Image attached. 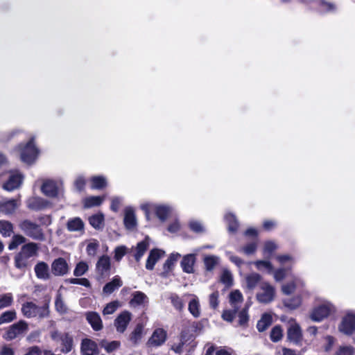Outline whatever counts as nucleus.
Listing matches in <instances>:
<instances>
[{"label":"nucleus","instance_id":"nucleus-1","mask_svg":"<svg viewBox=\"0 0 355 355\" xmlns=\"http://www.w3.org/2000/svg\"><path fill=\"white\" fill-rule=\"evenodd\" d=\"M15 150L19 153L21 160L27 164H33L39 154L33 137H31L26 144H19L15 146Z\"/></svg>","mask_w":355,"mask_h":355},{"label":"nucleus","instance_id":"nucleus-2","mask_svg":"<svg viewBox=\"0 0 355 355\" xmlns=\"http://www.w3.org/2000/svg\"><path fill=\"white\" fill-rule=\"evenodd\" d=\"M51 338L56 342H60V352L63 354L69 353L73 348V336L68 332L60 333L58 330L51 332Z\"/></svg>","mask_w":355,"mask_h":355},{"label":"nucleus","instance_id":"nucleus-3","mask_svg":"<svg viewBox=\"0 0 355 355\" xmlns=\"http://www.w3.org/2000/svg\"><path fill=\"white\" fill-rule=\"evenodd\" d=\"M19 226L26 236L37 241L44 240L45 236L43 230L39 225L29 220H24L20 223Z\"/></svg>","mask_w":355,"mask_h":355},{"label":"nucleus","instance_id":"nucleus-4","mask_svg":"<svg viewBox=\"0 0 355 355\" xmlns=\"http://www.w3.org/2000/svg\"><path fill=\"white\" fill-rule=\"evenodd\" d=\"M289 326L286 331L287 340L297 346H301L303 340V334L300 324L293 318L289 320Z\"/></svg>","mask_w":355,"mask_h":355},{"label":"nucleus","instance_id":"nucleus-5","mask_svg":"<svg viewBox=\"0 0 355 355\" xmlns=\"http://www.w3.org/2000/svg\"><path fill=\"white\" fill-rule=\"evenodd\" d=\"M28 329V323L21 320L8 327L3 335V338L6 340H12L18 336L26 332Z\"/></svg>","mask_w":355,"mask_h":355},{"label":"nucleus","instance_id":"nucleus-6","mask_svg":"<svg viewBox=\"0 0 355 355\" xmlns=\"http://www.w3.org/2000/svg\"><path fill=\"white\" fill-rule=\"evenodd\" d=\"M111 268V260L109 256L102 255L98 258L96 264V272L101 278L108 277L110 275Z\"/></svg>","mask_w":355,"mask_h":355},{"label":"nucleus","instance_id":"nucleus-7","mask_svg":"<svg viewBox=\"0 0 355 355\" xmlns=\"http://www.w3.org/2000/svg\"><path fill=\"white\" fill-rule=\"evenodd\" d=\"M260 288L263 291L257 294V301L263 304L272 302L275 295V288L268 282L261 283Z\"/></svg>","mask_w":355,"mask_h":355},{"label":"nucleus","instance_id":"nucleus-8","mask_svg":"<svg viewBox=\"0 0 355 355\" xmlns=\"http://www.w3.org/2000/svg\"><path fill=\"white\" fill-rule=\"evenodd\" d=\"M338 330L347 336L352 335L355 331V314L345 315L338 325Z\"/></svg>","mask_w":355,"mask_h":355},{"label":"nucleus","instance_id":"nucleus-9","mask_svg":"<svg viewBox=\"0 0 355 355\" xmlns=\"http://www.w3.org/2000/svg\"><path fill=\"white\" fill-rule=\"evenodd\" d=\"M81 355H98L100 349L96 341L91 338H83L80 343Z\"/></svg>","mask_w":355,"mask_h":355},{"label":"nucleus","instance_id":"nucleus-10","mask_svg":"<svg viewBox=\"0 0 355 355\" xmlns=\"http://www.w3.org/2000/svg\"><path fill=\"white\" fill-rule=\"evenodd\" d=\"M51 267V272L55 276H64L69 271V266L63 257L54 259Z\"/></svg>","mask_w":355,"mask_h":355},{"label":"nucleus","instance_id":"nucleus-11","mask_svg":"<svg viewBox=\"0 0 355 355\" xmlns=\"http://www.w3.org/2000/svg\"><path fill=\"white\" fill-rule=\"evenodd\" d=\"M309 3H312L315 9L322 14L332 12L336 9L334 3L326 0H310Z\"/></svg>","mask_w":355,"mask_h":355},{"label":"nucleus","instance_id":"nucleus-12","mask_svg":"<svg viewBox=\"0 0 355 355\" xmlns=\"http://www.w3.org/2000/svg\"><path fill=\"white\" fill-rule=\"evenodd\" d=\"M131 320V313L128 311L121 312L114 320V326L116 331L123 333Z\"/></svg>","mask_w":355,"mask_h":355},{"label":"nucleus","instance_id":"nucleus-13","mask_svg":"<svg viewBox=\"0 0 355 355\" xmlns=\"http://www.w3.org/2000/svg\"><path fill=\"white\" fill-rule=\"evenodd\" d=\"M331 313V309L326 304H321L315 307L311 313V319L315 322H320L324 318H327Z\"/></svg>","mask_w":355,"mask_h":355},{"label":"nucleus","instance_id":"nucleus-14","mask_svg":"<svg viewBox=\"0 0 355 355\" xmlns=\"http://www.w3.org/2000/svg\"><path fill=\"white\" fill-rule=\"evenodd\" d=\"M166 331L164 329H156L149 338L148 343L152 346H160L166 341Z\"/></svg>","mask_w":355,"mask_h":355},{"label":"nucleus","instance_id":"nucleus-15","mask_svg":"<svg viewBox=\"0 0 355 355\" xmlns=\"http://www.w3.org/2000/svg\"><path fill=\"white\" fill-rule=\"evenodd\" d=\"M85 318L93 330L98 331L103 329V322L100 315L97 312L89 311L85 313Z\"/></svg>","mask_w":355,"mask_h":355},{"label":"nucleus","instance_id":"nucleus-16","mask_svg":"<svg viewBox=\"0 0 355 355\" xmlns=\"http://www.w3.org/2000/svg\"><path fill=\"white\" fill-rule=\"evenodd\" d=\"M164 254V251H163L160 249H158V248L152 249L150 251L148 257L146 260V268L149 270H153L156 263Z\"/></svg>","mask_w":355,"mask_h":355},{"label":"nucleus","instance_id":"nucleus-17","mask_svg":"<svg viewBox=\"0 0 355 355\" xmlns=\"http://www.w3.org/2000/svg\"><path fill=\"white\" fill-rule=\"evenodd\" d=\"M49 205V201L40 197H32L27 201L28 208L33 211H40L44 209Z\"/></svg>","mask_w":355,"mask_h":355},{"label":"nucleus","instance_id":"nucleus-18","mask_svg":"<svg viewBox=\"0 0 355 355\" xmlns=\"http://www.w3.org/2000/svg\"><path fill=\"white\" fill-rule=\"evenodd\" d=\"M23 177L21 174H12L3 183V189L11 191L17 189L22 182Z\"/></svg>","mask_w":355,"mask_h":355},{"label":"nucleus","instance_id":"nucleus-19","mask_svg":"<svg viewBox=\"0 0 355 355\" xmlns=\"http://www.w3.org/2000/svg\"><path fill=\"white\" fill-rule=\"evenodd\" d=\"M196 258L194 254H189L184 255L182 257L180 265L182 268V270L188 274L194 272V264L196 263Z\"/></svg>","mask_w":355,"mask_h":355},{"label":"nucleus","instance_id":"nucleus-20","mask_svg":"<svg viewBox=\"0 0 355 355\" xmlns=\"http://www.w3.org/2000/svg\"><path fill=\"white\" fill-rule=\"evenodd\" d=\"M42 192L48 197L55 198L58 194V188L53 180L44 182L41 187Z\"/></svg>","mask_w":355,"mask_h":355},{"label":"nucleus","instance_id":"nucleus-21","mask_svg":"<svg viewBox=\"0 0 355 355\" xmlns=\"http://www.w3.org/2000/svg\"><path fill=\"white\" fill-rule=\"evenodd\" d=\"M34 270L38 279L46 280L51 277L49 266L44 261H39L35 266Z\"/></svg>","mask_w":355,"mask_h":355},{"label":"nucleus","instance_id":"nucleus-22","mask_svg":"<svg viewBox=\"0 0 355 355\" xmlns=\"http://www.w3.org/2000/svg\"><path fill=\"white\" fill-rule=\"evenodd\" d=\"M124 226L127 230H132L137 226V220L135 211L132 208H127L125 210L123 218Z\"/></svg>","mask_w":355,"mask_h":355},{"label":"nucleus","instance_id":"nucleus-23","mask_svg":"<svg viewBox=\"0 0 355 355\" xmlns=\"http://www.w3.org/2000/svg\"><path fill=\"white\" fill-rule=\"evenodd\" d=\"M122 285L123 282L121 277L119 275H116L112 278V281L105 284L103 288V292L106 295H110Z\"/></svg>","mask_w":355,"mask_h":355},{"label":"nucleus","instance_id":"nucleus-24","mask_svg":"<svg viewBox=\"0 0 355 355\" xmlns=\"http://www.w3.org/2000/svg\"><path fill=\"white\" fill-rule=\"evenodd\" d=\"M104 201V197L100 196H92L86 197L83 201V207L89 209L94 207H99Z\"/></svg>","mask_w":355,"mask_h":355},{"label":"nucleus","instance_id":"nucleus-25","mask_svg":"<svg viewBox=\"0 0 355 355\" xmlns=\"http://www.w3.org/2000/svg\"><path fill=\"white\" fill-rule=\"evenodd\" d=\"M37 305L33 302H26L22 304L21 312L26 318H34L37 316Z\"/></svg>","mask_w":355,"mask_h":355},{"label":"nucleus","instance_id":"nucleus-26","mask_svg":"<svg viewBox=\"0 0 355 355\" xmlns=\"http://www.w3.org/2000/svg\"><path fill=\"white\" fill-rule=\"evenodd\" d=\"M17 207V200L15 199L0 202V212L3 214H11L15 212Z\"/></svg>","mask_w":355,"mask_h":355},{"label":"nucleus","instance_id":"nucleus-27","mask_svg":"<svg viewBox=\"0 0 355 355\" xmlns=\"http://www.w3.org/2000/svg\"><path fill=\"white\" fill-rule=\"evenodd\" d=\"M272 315L269 313H263L257 323V329L259 332H263L272 324Z\"/></svg>","mask_w":355,"mask_h":355},{"label":"nucleus","instance_id":"nucleus-28","mask_svg":"<svg viewBox=\"0 0 355 355\" xmlns=\"http://www.w3.org/2000/svg\"><path fill=\"white\" fill-rule=\"evenodd\" d=\"M91 189H103L107 185V180L103 175H95L90 178Z\"/></svg>","mask_w":355,"mask_h":355},{"label":"nucleus","instance_id":"nucleus-29","mask_svg":"<svg viewBox=\"0 0 355 355\" xmlns=\"http://www.w3.org/2000/svg\"><path fill=\"white\" fill-rule=\"evenodd\" d=\"M67 228L70 232L81 231L84 230V223L80 218L76 217L68 220Z\"/></svg>","mask_w":355,"mask_h":355},{"label":"nucleus","instance_id":"nucleus-30","mask_svg":"<svg viewBox=\"0 0 355 355\" xmlns=\"http://www.w3.org/2000/svg\"><path fill=\"white\" fill-rule=\"evenodd\" d=\"M132 295V297L129 302L130 305L132 306H141L148 300L146 295L141 291H135Z\"/></svg>","mask_w":355,"mask_h":355},{"label":"nucleus","instance_id":"nucleus-31","mask_svg":"<svg viewBox=\"0 0 355 355\" xmlns=\"http://www.w3.org/2000/svg\"><path fill=\"white\" fill-rule=\"evenodd\" d=\"M38 245L35 243H28L22 246L20 252L30 259L37 254Z\"/></svg>","mask_w":355,"mask_h":355},{"label":"nucleus","instance_id":"nucleus-32","mask_svg":"<svg viewBox=\"0 0 355 355\" xmlns=\"http://www.w3.org/2000/svg\"><path fill=\"white\" fill-rule=\"evenodd\" d=\"M261 280V276L256 272L250 273L245 277L247 287L250 290H253Z\"/></svg>","mask_w":355,"mask_h":355},{"label":"nucleus","instance_id":"nucleus-33","mask_svg":"<svg viewBox=\"0 0 355 355\" xmlns=\"http://www.w3.org/2000/svg\"><path fill=\"white\" fill-rule=\"evenodd\" d=\"M284 306L290 310H295L302 304V297L300 295L294 296L289 299L284 300Z\"/></svg>","mask_w":355,"mask_h":355},{"label":"nucleus","instance_id":"nucleus-34","mask_svg":"<svg viewBox=\"0 0 355 355\" xmlns=\"http://www.w3.org/2000/svg\"><path fill=\"white\" fill-rule=\"evenodd\" d=\"M205 269L207 272H212L218 263V259L214 255H208L203 259Z\"/></svg>","mask_w":355,"mask_h":355},{"label":"nucleus","instance_id":"nucleus-35","mask_svg":"<svg viewBox=\"0 0 355 355\" xmlns=\"http://www.w3.org/2000/svg\"><path fill=\"white\" fill-rule=\"evenodd\" d=\"M99 345L104 348L107 353H112L119 348L121 343L118 340L107 342L106 340L103 339L100 341Z\"/></svg>","mask_w":355,"mask_h":355},{"label":"nucleus","instance_id":"nucleus-36","mask_svg":"<svg viewBox=\"0 0 355 355\" xmlns=\"http://www.w3.org/2000/svg\"><path fill=\"white\" fill-rule=\"evenodd\" d=\"M148 241L146 239L143 240L137 243L136 252L134 254V257L137 261H139L141 258L143 257L148 249Z\"/></svg>","mask_w":355,"mask_h":355},{"label":"nucleus","instance_id":"nucleus-37","mask_svg":"<svg viewBox=\"0 0 355 355\" xmlns=\"http://www.w3.org/2000/svg\"><path fill=\"white\" fill-rule=\"evenodd\" d=\"M89 223L92 227L96 230H99L104 222V216L102 213L93 214L89 216Z\"/></svg>","mask_w":355,"mask_h":355},{"label":"nucleus","instance_id":"nucleus-38","mask_svg":"<svg viewBox=\"0 0 355 355\" xmlns=\"http://www.w3.org/2000/svg\"><path fill=\"white\" fill-rule=\"evenodd\" d=\"M181 257V255L176 252V253H171L168 259L166 260L165 263H164L163 268L164 270L166 272H168L171 271L173 268V266L175 263V262L178 261V259Z\"/></svg>","mask_w":355,"mask_h":355},{"label":"nucleus","instance_id":"nucleus-39","mask_svg":"<svg viewBox=\"0 0 355 355\" xmlns=\"http://www.w3.org/2000/svg\"><path fill=\"white\" fill-rule=\"evenodd\" d=\"M170 211V208L165 205H158L155 209L156 216L162 221H164L167 219Z\"/></svg>","mask_w":355,"mask_h":355},{"label":"nucleus","instance_id":"nucleus-40","mask_svg":"<svg viewBox=\"0 0 355 355\" xmlns=\"http://www.w3.org/2000/svg\"><path fill=\"white\" fill-rule=\"evenodd\" d=\"M200 306L199 300L196 297L195 298L192 299L189 302L188 310L194 318L200 317Z\"/></svg>","mask_w":355,"mask_h":355},{"label":"nucleus","instance_id":"nucleus-41","mask_svg":"<svg viewBox=\"0 0 355 355\" xmlns=\"http://www.w3.org/2000/svg\"><path fill=\"white\" fill-rule=\"evenodd\" d=\"M283 338V329L279 324L274 326L270 333V339L273 343H277Z\"/></svg>","mask_w":355,"mask_h":355},{"label":"nucleus","instance_id":"nucleus-42","mask_svg":"<svg viewBox=\"0 0 355 355\" xmlns=\"http://www.w3.org/2000/svg\"><path fill=\"white\" fill-rule=\"evenodd\" d=\"M169 300L175 309L179 312L182 311L184 306V302L177 293H171L169 296Z\"/></svg>","mask_w":355,"mask_h":355},{"label":"nucleus","instance_id":"nucleus-43","mask_svg":"<svg viewBox=\"0 0 355 355\" xmlns=\"http://www.w3.org/2000/svg\"><path fill=\"white\" fill-rule=\"evenodd\" d=\"M13 232V225L8 220H0V233L4 237L10 236Z\"/></svg>","mask_w":355,"mask_h":355},{"label":"nucleus","instance_id":"nucleus-44","mask_svg":"<svg viewBox=\"0 0 355 355\" xmlns=\"http://www.w3.org/2000/svg\"><path fill=\"white\" fill-rule=\"evenodd\" d=\"M28 258L25 255L22 254L21 252H19L15 255V266L18 269H24L28 265Z\"/></svg>","mask_w":355,"mask_h":355},{"label":"nucleus","instance_id":"nucleus-45","mask_svg":"<svg viewBox=\"0 0 355 355\" xmlns=\"http://www.w3.org/2000/svg\"><path fill=\"white\" fill-rule=\"evenodd\" d=\"M143 332V326L141 324H137L134 330L129 336V340L134 344H137L141 340Z\"/></svg>","mask_w":355,"mask_h":355},{"label":"nucleus","instance_id":"nucleus-46","mask_svg":"<svg viewBox=\"0 0 355 355\" xmlns=\"http://www.w3.org/2000/svg\"><path fill=\"white\" fill-rule=\"evenodd\" d=\"M17 318V313L13 310L6 311L0 315V325L4 323L12 322Z\"/></svg>","mask_w":355,"mask_h":355},{"label":"nucleus","instance_id":"nucleus-47","mask_svg":"<svg viewBox=\"0 0 355 355\" xmlns=\"http://www.w3.org/2000/svg\"><path fill=\"white\" fill-rule=\"evenodd\" d=\"M232 307L233 309H226L223 311L221 317L223 320L229 322H233L236 313H238L239 306H234Z\"/></svg>","mask_w":355,"mask_h":355},{"label":"nucleus","instance_id":"nucleus-48","mask_svg":"<svg viewBox=\"0 0 355 355\" xmlns=\"http://www.w3.org/2000/svg\"><path fill=\"white\" fill-rule=\"evenodd\" d=\"M89 270L88 264L83 261H79L76 263L73 270V275L76 277H80L85 275Z\"/></svg>","mask_w":355,"mask_h":355},{"label":"nucleus","instance_id":"nucleus-49","mask_svg":"<svg viewBox=\"0 0 355 355\" xmlns=\"http://www.w3.org/2000/svg\"><path fill=\"white\" fill-rule=\"evenodd\" d=\"M257 241H254L243 246L240 251L246 255L254 254L257 250Z\"/></svg>","mask_w":355,"mask_h":355},{"label":"nucleus","instance_id":"nucleus-50","mask_svg":"<svg viewBox=\"0 0 355 355\" xmlns=\"http://www.w3.org/2000/svg\"><path fill=\"white\" fill-rule=\"evenodd\" d=\"M238 318H239L238 325L243 327H246L248 324V321H249V315L248 313V309L244 308L241 311H240L238 313Z\"/></svg>","mask_w":355,"mask_h":355},{"label":"nucleus","instance_id":"nucleus-51","mask_svg":"<svg viewBox=\"0 0 355 355\" xmlns=\"http://www.w3.org/2000/svg\"><path fill=\"white\" fill-rule=\"evenodd\" d=\"M36 311H37V316H38L40 318L49 317V314H50L49 300L45 302V303L41 306H37V309Z\"/></svg>","mask_w":355,"mask_h":355},{"label":"nucleus","instance_id":"nucleus-52","mask_svg":"<svg viewBox=\"0 0 355 355\" xmlns=\"http://www.w3.org/2000/svg\"><path fill=\"white\" fill-rule=\"evenodd\" d=\"M13 302L12 293H6L0 297V310L10 306Z\"/></svg>","mask_w":355,"mask_h":355},{"label":"nucleus","instance_id":"nucleus-53","mask_svg":"<svg viewBox=\"0 0 355 355\" xmlns=\"http://www.w3.org/2000/svg\"><path fill=\"white\" fill-rule=\"evenodd\" d=\"M243 301V295L239 290H235L230 293V303L232 306H237V302H241Z\"/></svg>","mask_w":355,"mask_h":355},{"label":"nucleus","instance_id":"nucleus-54","mask_svg":"<svg viewBox=\"0 0 355 355\" xmlns=\"http://www.w3.org/2000/svg\"><path fill=\"white\" fill-rule=\"evenodd\" d=\"M219 293L216 291L211 293L209 296V304L211 309L215 310L218 307L219 304Z\"/></svg>","mask_w":355,"mask_h":355},{"label":"nucleus","instance_id":"nucleus-55","mask_svg":"<svg viewBox=\"0 0 355 355\" xmlns=\"http://www.w3.org/2000/svg\"><path fill=\"white\" fill-rule=\"evenodd\" d=\"M98 243L96 241L94 242H90L87 244L86 248V252L89 257H94L96 256L98 248Z\"/></svg>","mask_w":355,"mask_h":355},{"label":"nucleus","instance_id":"nucleus-56","mask_svg":"<svg viewBox=\"0 0 355 355\" xmlns=\"http://www.w3.org/2000/svg\"><path fill=\"white\" fill-rule=\"evenodd\" d=\"M25 238L21 235H15L12 238V241L8 245L9 250H13L17 248L19 245L24 243L25 242Z\"/></svg>","mask_w":355,"mask_h":355},{"label":"nucleus","instance_id":"nucleus-57","mask_svg":"<svg viewBox=\"0 0 355 355\" xmlns=\"http://www.w3.org/2000/svg\"><path fill=\"white\" fill-rule=\"evenodd\" d=\"M119 306V302L117 301H113L108 303L103 309V315H110L115 312L117 307Z\"/></svg>","mask_w":355,"mask_h":355},{"label":"nucleus","instance_id":"nucleus-58","mask_svg":"<svg viewBox=\"0 0 355 355\" xmlns=\"http://www.w3.org/2000/svg\"><path fill=\"white\" fill-rule=\"evenodd\" d=\"M55 307L56 311L60 313H64L67 312V308L60 295L56 297L55 301Z\"/></svg>","mask_w":355,"mask_h":355},{"label":"nucleus","instance_id":"nucleus-59","mask_svg":"<svg viewBox=\"0 0 355 355\" xmlns=\"http://www.w3.org/2000/svg\"><path fill=\"white\" fill-rule=\"evenodd\" d=\"M255 265L259 270L262 268H266L268 272H271L273 270V266L269 261L259 260L255 262Z\"/></svg>","mask_w":355,"mask_h":355},{"label":"nucleus","instance_id":"nucleus-60","mask_svg":"<svg viewBox=\"0 0 355 355\" xmlns=\"http://www.w3.org/2000/svg\"><path fill=\"white\" fill-rule=\"evenodd\" d=\"M228 230L231 232H236L239 228V223L234 215H230L228 218Z\"/></svg>","mask_w":355,"mask_h":355},{"label":"nucleus","instance_id":"nucleus-61","mask_svg":"<svg viewBox=\"0 0 355 355\" xmlns=\"http://www.w3.org/2000/svg\"><path fill=\"white\" fill-rule=\"evenodd\" d=\"M296 288L295 283L293 282L287 283L282 286V291L286 295H290L295 291Z\"/></svg>","mask_w":355,"mask_h":355},{"label":"nucleus","instance_id":"nucleus-62","mask_svg":"<svg viewBox=\"0 0 355 355\" xmlns=\"http://www.w3.org/2000/svg\"><path fill=\"white\" fill-rule=\"evenodd\" d=\"M125 254L126 248L123 245L118 246L114 250V259L116 261H120Z\"/></svg>","mask_w":355,"mask_h":355},{"label":"nucleus","instance_id":"nucleus-63","mask_svg":"<svg viewBox=\"0 0 355 355\" xmlns=\"http://www.w3.org/2000/svg\"><path fill=\"white\" fill-rule=\"evenodd\" d=\"M221 282L227 285L231 286L232 284V276L228 271H224L220 277Z\"/></svg>","mask_w":355,"mask_h":355},{"label":"nucleus","instance_id":"nucleus-64","mask_svg":"<svg viewBox=\"0 0 355 355\" xmlns=\"http://www.w3.org/2000/svg\"><path fill=\"white\" fill-rule=\"evenodd\" d=\"M334 355H353V351L349 347H340Z\"/></svg>","mask_w":355,"mask_h":355}]
</instances>
